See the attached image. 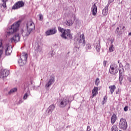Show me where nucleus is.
<instances>
[{
  "instance_id": "1",
  "label": "nucleus",
  "mask_w": 131,
  "mask_h": 131,
  "mask_svg": "<svg viewBox=\"0 0 131 131\" xmlns=\"http://www.w3.org/2000/svg\"><path fill=\"white\" fill-rule=\"evenodd\" d=\"M58 31L61 32V36L64 39H72V35L70 29H64L61 27H58Z\"/></svg>"
},
{
  "instance_id": "2",
  "label": "nucleus",
  "mask_w": 131,
  "mask_h": 131,
  "mask_svg": "<svg viewBox=\"0 0 131 131\" xmlns=\"http://www.w3.org/2000/svg\"><path fill=\"white\" fill-rule=\"evenodd\" d=\"M35 29L34 23L31 21H28L27 23V32L23 31L21 34L23 36H28L32 31Z\"/></svg>"
},
{
  "instance_id": "3",
  "label": "nucleus",
  "mask_w": 131,
  "mask_h": 131,
  "mask_svg": "<svg viewBox=\"0 0 131 131\" xmlns=\"http://www.w3.org/2000/svg\"><path fill=\"white\" fill-rule=\"evenodd\" d=\"M72 98V96H66L61 101L60 104V108H64L66 107L68 104H69L68 109H70V105L72 100H70Z\"/></svg>"
},
{
  "instance_id": "4",
  "label": "nucleus",
  "mask_w": 131,
  "mask_h": 131,
  "mask_svg": "<svg viewBox=\"0 0 131 131\" xmlns=\"http://www.w3.org/2000/svg\"><path fill=\"white\" fill-rule=\"evenodd\" d=\"M20 26V22L17 21L16 23H14L11 27H9L7 30V32L8 34L10 35V34H13L15 32H17L19 29V27Z\"/></svg>"
},
{
  "instance_id": "5",
  "label": "nucleus",
  "mask_w": 131,
  "mask_h": 131,
  "mask_svg": "<svg viewBox=\"0 0 131 131\" xmlns=\"http://www.w3.org/2000/svg\"><path fill=\"white\" fill-rule=\"evenodd\" d=\"M27 58L28 55L26 53H23V55L20 57V59L18 61V63H21V66L25 65L27 62Z\"/></svg>"
},
{
  "instance_id": "6",
  "label": "nucleus",
  "mask_w": 131,
  "mask_h": 131,
  "mask_svg": "<svg viewBox=\"0 0 131 131\" xmlns=\"http://www.w3.org/2000/svg\"><path fill=\"white\" fill-rule=\"evenodd\" d=\"M118 126L119 128L121 129H123V130L126 129L127 128V122H126V120L121 118Z\"/></svg>"
},
{
  "instance_id": "7",
  "label": "nucleus",
  "mask_w": 131,
  "mask_h": 131,
  "mask_svg": "<svg viewBox=\"0 0 131 131\" xmlns=\"http://www.w3.org/2000/svg\"><path fill=\"white\" fill-rule=\"evenodd\" d=\"M24 2L23 1H18L15 3L12 7V10H18L20 8L24 7Z\"/></svg>"
},
{
  "instance_id": "8",
  "label": "nucleus",
  "mask_w": 131,
  "mask_h": 131,
  "mask_svg": "<svg viewBox=\"0 0 131 131\" xmlns=\"http://www.w3.org/2000/svg\"><path fill=\"white\" fill-rule=\"evenodd\" d=\"M77 41L78 43H80L82 47L85 46V38L84 37V34H82L80 36L79 38H76Z\"/></svg>"
},
{
  "instance_id": "9",
  "label": "nucleus",
  "mask_w": 131,
  "mask_h": 131,
  "mask_svg": "<svg viewBox=\"0 0 131 131\" xmlns=\"http://www.w3.org/2000/svg\"><path fill=\"white\" fill-rule=\"evenodd\" d=\"M56 33H57V29L56 28H53L47 30L45 32V35L46 36H49L50 35H54V34H56Z\"/></svg>"
},
{
  "instance_id": "10",
  "label": "nucleus",
  "mask_w": 131,
  "mask_h": 131,
  "mask_svg": "<svg viewBox=\"0 0 131 131\" xmlns=\"http://www.w3.org/2000/svg\"><path fill=\"white\" fill-rule=\"evenodd\" d=\"M9 74H10V71L7 69L2 70L0 71V78H5V77H7Z\"/></svg>"
},
{
  "instance_id": "11",
  "label": "nucleus",
  "mask_w": 131,
  "mask_h": 131,
  "mask_svg": "<svg viewBox=\"0 0 131 131\" xmlns=\"http://www.w3.org/2000/svg\"><path fill=\"white\" fill-rule=\"evenodd\" d=\"M5 50L6 56H10L12 53V51L13 50L12 46H9V45H6L5 46Z\"/></svg>"
},
{
  "instance_id": "12",
  "label": "nucleus",
  "mask_w": 131,
  "mask_h": 131,
  "mask_svg": "<svg viewBox=\"0 0 131 131\" xmlns=\"http://www.w3.org/2000/svg\"><path fill=\"white\" fill-rule=\"evenodd\" d=\"M20 40V36H19V34L17 33L13 36L11 39H10V42L12 43H14V42H18Z\"/></svg>"
},
{
  "instance_id": "13",
  "label": "nucleus",
  "mask_w": 131,
  "mask_h": 131,
  "mask_svg": "<svg viewBox=\"0 0 131 131\" xmlns=\"http://www.w3.org/2000/svg\"><path fill=\"white\" fill-rule=\"evenodd\" d=\"M55 110V104H51L49 106V107L47 110V112L49 115L50 114H52V112Z\"/></svg>"
},
{
  "instance_id": "14",
  "label": "nucleus",
  "mask_w": 131,
  "mask_h": 131,
  "mask_svg": "<svg viewBox=\"0 0 131 131\" xmlns=\"http://www.w3.org/2000/svg\"><path fill=\"white\" fill-rule=\"evenodd\" d=\"M54 82H55V77H52L46 85V87L47 88V89L50 88L51 85H52V84L54 83Z\"/></svg>"
},
{
  "instance_id": "15",
  "label": "nucleus",
  "mask_w": 131,
  "mask_h": 131,
  "mask_svg": "<svg viewBox=\"0 0 131 131\" xmlns=\"http://www.w3.org/2000/svg\"><path fill=\"white\" fill-rule=\"evenodd\" d=\"M94 47L97 51V52H100V50L101 49V46H100V39L98 40L97 42L94 43Z\"/></svg>"
},
{
  "instance_id": "16",
  "label": "nucleus",
  "mask_w": 131,
  "mask_h": 131,
  "mask_svg": "<svg viewBox=\"0 0 131 131\" xmlns=\"http://www.w3.org/2000/svg\"><path fill=\"white\" fill-rule=\"evenodd\" d=\"M92 11L93 16H96V15L97 14V12L98 11V9L97 8V5H96V3H95L94 5L92 7Z\"/></svg>"
},
{
  "instance_id": "17",
  "label": "nucleus",
  "mask_w": 131,
  "mask_h": 131,
  "mask_svg": "<svg viewBox=\"0 0 131 131\" xmlns=\"http://www.w3.org/2000/svg\"><path fill=\"white\" fill-rule=\"evenodd\" d=\"M92 95L91 97L92 98L97 96V94H98V87H94L92 90Z\"/></svg>"
},
{
  "instance_id": "18",
  "label": "nucleus",
  "mask_w": 131,
  "mask_h": 131,
  "mask_svg": "<svg viewBox=\"0 0 131 131\" xmlns=\"http://www.w3.org/2000/svg\"><path fill=\"white\" fill-rule=\"evenodd\" d=\"M119 81L121 82L122 80H123V70H119Z\"/></svg>"
},
{
  "instance_id": "19",
  "label": "nucleus",
  "mask_w": 131,
  "mask_h": 131,
  "mask_svg": "<svg viewBox=\"0 0 131 131\" xmlns=\"http://www.w3.org/2000/svg\"><path fill=\"white\" fill-rule=\"evenodd\" d=\"M117 119V117L116 116V115H115V114H114L111 117L112 124H114Z\"/></svg>"
},
{
  "instance_id": "20",
  "label": "nucleus",
  "mask_w": 131,
  "mask_h": 131,
  "mask_svg": "<svg viewBox=\"0 0 131 131\" xmlns=\"http://www.w3.org/2000/svg\"><path fill=\"white\" fill-rule=\"evenodd\" d=\"M108 8H109V5L107 6L103 9L102 14L104 16H106L108 14Z\"/></svg>"
},
{
  "instance_id": "21",
  "label": "nucleus",
  "mask_w": 131,
  "mask_h": 131,
  "mask_svg": "<svg viewBox=\"0 0 131 131\" xmlns=\"http://www.w3.org/2000/svg\"><path fill=\"white\" fill-rule=\"evenodd\" d=\"M121 26L122 25H120L119 27H117L116 29V34H118V35H120L121 34Z\"/></svg>"
},
{
  "instance_id": "22",
  "label": "nucleus",
  "mask_w": 131,
  "mask_h": 131,
  "mask_svg": "<svg viewBox=\"0 0 131 131\" xmlns=\"http://www.w3.org/2000/svg\"><path fill=\"white\" fill-rule=\"evenodd\" d=\"M109 89L110 90L111 94L112 95V94L114 93V91L116 89V86L115 85H111L109 86Z\"/></svg>"
},
{
  "instance_id": "23",
  "label": "nucleus",
  "mask_w": 131,
  "mask_h": 131,
  "mask_svg": "<svg viewBox=\"0 0 131 131\" xmlns=\"http://www.w3.org/2000/svg\"><path fill=\"white\" fill-rule=\"evenodd\" d=\"M41 49H42L41 47L38 45L37 47H36V49H35V53H40V52H41Z\"/></svg>"
},
{
  "instance_id": "24",
  "label": "nucleus",
  "mask_w": 131,
  "mask_h": 131,
  "mask_svg": "<svg viewBox=\"0 0 131 131\" xmlns=\"http://www.w3.org/2000/svg\"><path fill=\"white\" fill-rule=\"evenodd\" d=\"M111 131H118V128L116 125H113L111 128Z\"/></svg>"
},
{
  "instance_id": "25",
  "label": "nucleus",
  "mask_w": 131,
  "mask_h": 131,
  "mask_svg": "<svg viewBox=\"0 0 131 131\" xmlns=\"http://www.w3.org/2000/svg\"><path fill=\"white\" fill-rule=\"evenodd\" d=\"M15 92H17V88H13L11 89L9 92L8 95H11L13 94V93H15Z\"/></svg>"
},
{
  "instance_id": "26",
  "label": "nucleus",
  "mask_w": 131,
  "mask_h": 131,
  "mask_svg": "<svg viewBox=\"0 0 131 131\" xmlns=\"http://www.w3.org/2000/svg\"><path fill=\"white\" fill-rule=\"evenodd\" d=\"M2 3H3V4L1 5L2 7H3L4 9L7 8V5L6 4V3H7V0H2Z\"/></svg>"
},
{
  "instance_id": "27",
  "label": "nucleus",
  "mask_w": 131,
  "mask_h": 131,
  "mask_svg": "<svg viewBox=\"0 0 131 131\" xmlns=\"http://www.w3.org/2000/svg\"><path fill=\"white\" fill-rule=\"evenodd\" d=\"M72 24H73V23L72 22V20H68L66 22V25H68V26H71V25H72Z\"/></svg>"
},
{
  "instance_id": "28",
  "label": "nucleus",
  "mask_w": 131,
  "mask_h": 131,
  "mask_svg": "<svg viewBox=\"0 0 131 131\" xmlns=\"http://www.w3.org/2000/svg\"><path fill=\"white\" fill-rule=\"evenodd\" d=\"M55 56V54H54V51H50L49 53V58H52Z\"/></svg>"
},
{
  "instance_id": "29",
  "label": "nucleus",
  "mask_w": 131,
  "mask_h": 131,
  "mask_svg": "<svg viewBox=\"0 0 131 131\" xmlns=\"http://www.w3.org/2000/svg\"><path fill=\"white\" fill-rule=\"evenodd\" d=\"M113 51H114V47H113V45H111L109 48V52H110V53H112Z\"/></svg>"
},
{
  "instance_id": "30",
  "label": "nucleus",
  "mask_w": 131,
  "mask_h": 131,
  "mask_svg": "<svg viewBox=\"0 0 131 131\" xmlns=\"http://www.w3.org/2000/svg\"><path fill=\"white\" fill-rule=\"evenodd\" d=\"M100 84V79L99 78H97L95 81V85H99Z\"/></svg>"
},
{
  "instance_id": "31",
  "label": "nucleus",
  "mask_w": 131,
  "mask_h": 131,
  "mask_svg": "<svg viewBox=\"0 0 131 131\" xmlns=\"http://www.w3.org/2000/svg\"><path fill=\"white\" fill-rule=\"evenodd\" d=\"M92 49V45L88 43L86 46V50H91Z\"/></svg>"
},
{
  "instance_id": "32",
  "label": "nucleus",
  "mask_w": 131,
  "mask_h": 131,
  "mask_svg": "<svg viewBox=\"0 0 131 131\" xmlns=\"http://www.w3.org/2000/svg\"><path fill=\"white\" fill-rule=\"evenodd\" d=\"M29 96V94L28 93H26L23 97V99L24 100H26L27 99V98H28V97Z\"/></svg>"
},
{
  "instance_id": "33",
  "label": "nucleus",
  "mask_w": 131,
  "mask_h": 131,
  "mask_svg": "<svg viewBox=\"0 0 131 131\" xmlns=\"http://www.w3.org/2000/svg\"><path fill=\"white\" fill-rule=\"evenodd\" d=\"M21 103H23V99H20L19 101L17 103V105H19L21 104Z\"/></svg>"
},
{
  "instance_id": "34",
  "label": "nucleus",
  "mask_w": 131,
  "mask_h": 131,
  "mask_svg": "<svg viewBox=\"0 0 131 131\" xmlns=\"http://www.w3.org/2000/svg\"><path fill=\"white\" fill-rule=\"evenodd\" d=\"M39 18L40 21H41V20H42L43 19V16H42V15L41 14H39Z\"/></svg>"
},
{
  "instance_id": "35",
  "label": "nucleus",
  "mask_w": 131,
  "mask_h": 131,
  "mask_svg": "<svg viewBox=\"0 0 131 131\" xmlns=\"http://www.w3.org/2000/svg\"><path fill=\"white\" fill-rule=\"evenodd\" d=\"M113 2H114V0H108V3L107 4V5L110 6V4H111V3H113Z\"/></svg>"
},
{
  "instance_id": "36",
  "label": "nucleus",
  "mask_w": 131,
  "mask_h": 131,
  "mask_svg": "<svg viewBox=\"0 0 131 131\" xmlns=\"http://www.w3.org/2000/svg\"><path fill=\"white\" fill-rule=\"evenodd\" d=\"M110 70V71H112V70H115V69L113 67V66H111Z\"/></svg>"
},
{
  "instance_id": "37",
  "label": "nucleus",
  "mask_w": 131,
  "mask_h": 131,
  "mask_svg": "<svg viewBox=\"0 0 131 131\" xmlns=\"http://www.w3.org/2000/svg\"><path fill=\"white\" fill-rule=\"evenodd\" d=\"M125 67L126 68H127V69H129V63H126L125 65Z\"/></svg>"
},
{
  "instance_id": "38",
  "label": "nucleus",
  "mask_w": 131,
  "mask_h": 131,
  "mask_svg": "<svg viewBox=\"0 0 131 131\" xmlns=\"http://www.w3.org/2000/svg\"><path fill=\"white\" fill-rule=\"evenodd\" d=\"M128 81L131 83V76H129V77H127V78Z\"/></svg>"
},
{
  "instance_id": "39",
  "label": "nucleus",
  "mask_w": 131,
  "mask_h": 131,
  "mask_svg": "<svg viewBox=\"0 0 131 131\" xmlns=\"http://www.w3.org/2000/svg\"><path fill=\"white\" fill-rule=\"evenodd\" d=\"M128 110V106H125V107L124 108V111L126 112Z\"/></svg>"
},
{
  "instance_id": "40",
  "label": "nucleus",
  "mask_w": 131,
  "mask_h": 131,
  "mask_svg": "<svg viewBox=\"0 0 131 131\" xmlns=\"http://www.w3.org/2000/svg\"><path fill=\"white\" fill-rule=\"evenodd\" d=\"M107 64V61L104 60L103 62V64L104 67H106V64Z\"/></svg>"
},
{
  "instance_id": "41",
  "label": "nucleus",
  "mask_w": 131,
  "mask_h": 131,
  "mask_svg": "<svg viewBox=\"0 0 131 131\" xmlns=\"http://www.w3.org/2000/svg\"><path fill=\"white\" fill-rule=\"evenodd\" d=\"M115 72V71L114 70H112V71H110V73H111V74H113L114 75V73Z\"/></svg>"
},
{
  "instance_id": "42",
  "label": "nucleus",
  "mask_w": 131,
  "mask_h": 131,
  "mask_svg": "<svg viewBox=\"0 0 131 131\" xmlns=\"http://www.w3.org/2000/svg\"><path fill=\"white\" fill-rule=\"evenodd\" d=\"M86 130L87 131H91V127H90V126H87Z\"/></svg>"
},
{
  "instance_id": "43",
  "label": "nucleus",
  "mask_w": 131,
  "mask_h": 131,
  "mask_svg": "<svg viewBox=\"0 0 131 131\" xmlns=\"http://www.w3.org/2000/svg\"><path fill=\"white\" fill-rule=\"evenodd\" d=\"M3 47V42H2V40L0 39V48Z\"/></svg>"
},
{
  "instance_id": "44",
  "label": "nucleus",
  "mask_w": 131,
  "mask_h": 131,
  "mask_svg": "<svg viewBox=\"0 0 131 131\" xmlns=\"http://www.w3.org/2000/svg\"><path fill=\"white\" fill-rule=\"evenodd\" d=\"M118 70L117 69L115 70L114 72V75L116 74V73H118Z\"/></svg>"
},
{
  "instance_id": "45",
  "label": "nucleus",
  "mask_w": 131,
  "mask_h": 131,
  "mask_svg": "<svg viewBox=\"0 0 131 131\" xmlns=\"http://www.w3.org/2000/svg\"><path fill=\"white\" fill-rule=\"evenodd\" d=\"M111 45H113V42H114V40L111 39Z\"/></svg>"
},
{
  "instance_id": "46",
  "label": "nucleus",
  "mask_w": 131,
  "mask_h": 131,
  "mask_svg": "<svg viewBox=\"0 0 131 131\" xmlns=\"http://www.w3.org/2000/svg\"><path fill=\"white\" fill-rule=\"evenodd\" d=\"M2 55H3V50H0V57H1V56H2Z\"/></svg>"
},
{
  "instance_id": "47",
  "label": "nucleus",
  "mask_w": 131,
  "mask_h": 131,
  "mask_svg": "<svg viewBox=\"0 0 131 131\" xmlns=\"http://www.w3.org/2000/svg\"><path fill=\"white\" fill-rule=\"evenodd\" d=\"M106 100H107V96H104L103 98V101H105Z\"/></svg>"
},
{
  "instance_id": "48",
  "label": "nucleus",
  "mask_w": 131,
  "mask_h": 131,
  "mask_svg": "<svg viewBox=\"0 0 131 131\" xmlns=\"http://www.w3.org/2000/svg\"><path fill=\"white\" fill-rule=\"evenodd\" d=\"M105 100H103V101L102 102V105H104V104H105Z\"/></svg>"
},
{
  "instance_id": "49",
  "label": "nucleus",
  "mask_w": 131,
  "mask_h": 131,
  "mask_svg": "<svg viewBox=\"0 0 131 131\" xmlns=\"http://www.w3.org/2000/svg\"><path fill=\"white\" fill-rule=\"evenodd\" d=\"M125 28V27L124 26H123L122 27H121L122 29H124Z\"/></svg>"
},
{
  "instance_id": "50",
  "label": "nucleus",
  "mask_w": 131,
  "mask_h": 131,
  "mask_svg": "<svg viewBox=\"0 0 131 131\" xmlns=\"http://www.w3.org/2000/svg\"><path fill=\"white\" fill-rule=\"evenodd\" d=\"M27 86H28L27 85V84L26 83L25 84V88H27Z\"/></svg>"
},
{
  "instance_id": "51",
  "label": "nucleus",
  "mask_w": 131,
  "mask_h": 131,
  "mask_svg": "<svg viewBox=\"0 0 131 131\" xmlns=\"http://www.w3.org/2000/svg\"><path fill=\"white\" fill-rule=\"evenodd\" d=\"M118 64H120L121 62H120V61L119 60H118Z\"/></svg>"
},
{
  "instance_id": "52",
  "label": "nucleus",
  "mask_w": 131,
  "mask_h": 131,
  "mask_svg": "<svg viewBox=\"0 0 131 131\" xmlns=\"http://www.w3.org/2000/svg\"><path fill=\"white\" fill-rule=\"evenodd\" d=\"M119 65H120V66H122V63H120L119 64Z\"/></svg>"
},
{
  "instance_id": "53",
  "label": "nucleus",
  "mask_w": 131,
  "mask_h": 131,
  "mask_svg": "<svg viewBox=\"0 0 131 131\" xmlns=\"http://www.w3.org/2000/svg\"><path fill=\"white\" fill-rule=\"evenodd\" d=\"M128 35H131V32L128 33Z\"/></svg>"
},
{
  "instance_id": "54",
  "label": "nucleus",
  "mask_w": 131,
  "mask_h": 131,
  "mask_svg": "<svg viewBox=\"0 0 131 131\" xmlns=\"http://www.w3.org/2000/svg\"><path fill=\"white\" fill-rule=\"evenodd\" d=\"M78 131H83V130L81 129V130H79Z\"/></svg>"
},
{
  "instance_id": "55",
  "label": "nucleus",
  "mask_w": 131,
  "mask_h": 131,
  "mask_svg": "<svg viewBox=\"0 0 131 131\" xmlns=\"http://www.w3.org/2000/svg\"><path fill=\"white\" fill-rule=\"evenodd\" d=\"M116 94H118V91L116 92Z\"/></svg>"
},
{
  "instance_id": "56",
  "label": "nucleus",
  "mask_w": 131,
  "mask_h": 131,
  "mask_svg": "<svg viewBox=\"0 0 131 131\" xmlns=\"http://www.w3.org/2000/svg\"><path fill=\"white\" fill-rule=\"evenodd\" d=\"M96 1H98V0H96Z\"/></svg>"
}]
</instances>
